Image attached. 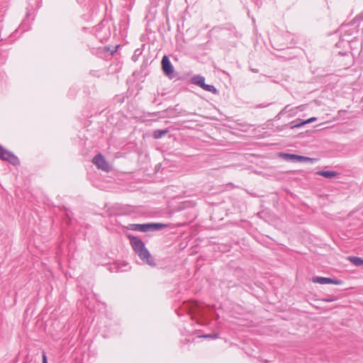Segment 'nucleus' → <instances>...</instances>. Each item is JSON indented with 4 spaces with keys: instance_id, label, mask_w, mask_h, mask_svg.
Instances as JSON below:
<instances>
[{
    "instance_id": "nucleus-17",
    "label": "nucleus",
    "mask_w": 363,
    "mask_h": 363,
    "mask_svg": "<svg viewBox=\"0 0 363 363\" xmlns=\"http://www.w3.org/2000/svg\"><path fill=\"white\" fill-rule=\"evenodd\" d=\"M203 89L207 91L211 92L213 94L217 93V89L213 85L211 84H205L203 87Z\"/></svg>"
},
{
    "instance_id": "nucleus-10",
    "label": "nucleus",
    "mask_w": 363,
    "mask_h": 363,
    "mask_svg": "<svg viewBox=\"0 0 363 363\" xmlns=\"http://www.w3.org/2000/svg\"><path fill=\"white\" fill-rule=\"evenodd\" d=\"M318 175L324 177L325 178H333L337 175V172L335 171H325L321 170L317 172Z\"/></svg>"
},
{
    "instance_id": "nucleus-22",
    "label": "nucleus",
    "mask_w": 363,
    "mask_h": 363,
    "mask_svg": "<svg viewBox=\"0 0 363 363\" xmlns=\"http://www.w3.org/2000/svg\"><path fill=\"white\" fill-rule=\"evenodd\" d=\"M220 30V27H213L211 30V31H218Z\"/></svg>"
},
{
    "instance_id": "nucleus-15",
    "label": "nucleus",
    "mask_w": 363,
    "mask_h": 363,
    "mask_svg": "<svg viewBox=\"0 0 363 363\" xmlns=\"http://www.w3.org/2000/svg\"><path fill=\"white\" fill-rule=\"evenodd\" d=\"M284 157L287 160H291L293 162H298V157L300 155H294V154H283Z\"/></svg>"
},
{
    "instance_id": "nucleus-16",
    "label": "nucleus",
    "mask_w": 363,
    "mask_h": 363,
    "mask_svg": "<svg viewBox=\"0 0 363 363\" xmlns=\"http://www.w3.org/2000/svg\"><path fill=\"white\" fill-rule=\"evenodd\" d=\"M350 261L355 266H362L363 265V259L358 257H351L350 258Z\"/></svg>"
},
{
    "instance_id": "nucleus-18",
    "label": "nucleus",
    "mask_w": 363,
    "mask_h": 363,
    "mask_svg": "<svg viewBox=\"0 0 363 363\" xmlns=\"http://www.w3.org/2000/svg\"><path fill=\"white\" fill-rule=\"evenodd\" d=\"M6 8L5 7H1L0 8V30L2 29V24H1V22L3 21V18L6 14ZM2 39L1 38L0 40H1Z\"/></svg>"
},
{
    "instance_id": "nucleus-5",
    "label": "nucleus",
    "mask_w": 363,
    "mask_h": 363,
    "mask_svg": "<svg viewBox=\"0 0 363 363\" xmlns=\"http://www.w3.org/2000/svg\"><path fill=\"white\" fill-rule=\"evenodd\" d=\"M92 162L97 167L98 169H100L103 171L108 172L111 169L110 164L101 153L97 154L93 158Z\"/></svg>"
},
{
    "instance_id": "nucleus-23",
    "label": "nucleus",
    "mask_w": 363,
    "mask_h": 363,
    "mask_svg": "<svg viewBox=\"0 0 363 363\" xmlns=\"http://www.w3.org/2000/svg\"><path fill=\"white\" fill-rule=\"evenodd\" d=\"M267 106H263V105H259L258 107L259 108H263V107H266Z\"/></svg>"
},
{
    "instance_id": "nucleus-1",
    "label": "nucleus",
    "mask_w": 363,
    "mask_h": 363,
    "mask_svg": "<svg viewBox=\"0 0 363 363\" xmlns=\"http://www.w3.org/2000/svg\"><path fill=\"white\" fill-rule=\"evenodd\" d=\"M130 245L136 255L143 262L151 267H155L156 263L151 256L149 250L145 247V243L141 239L133 235H128Z\"/></svg>"
},
{
    "instance_id": "nucleus-13",
    "label": "nucleus",
    "mask_w": 363,
    "mask_h": 363,
    "mask_svg": "<svg viewBox=\"0 0 363 363\" xmlns=\"http://www.w3.org/2000/svg\"><path fill=\"white\" fill-rule=\"evenodd\" d=\"M318 161V159L316 158H311L309 157L306 156H301L298 157V162H310L311 164H313Z\"/></svg>"
},
{
    "instance_id": "nucleus-7",
    "label": "nucleus",
    "mask_w": 363,
    "mask_h": 363,
    "mask_svg": "<svg viewBox=\"0 0 363 363\" xmlns=\"http://www.w3.org/2000/svg\"><path fill=\"white\" fill-rule=\"evenodd\" d=\"M161 63L164 73L172 79L173 77L174 68L169 57L167 55H164Z\"/></svg>"
},
{
    "instance_id": "nucleus-11",
    "label": "nucleus",
    "mask_w": 363,
    "mask_h": 363,
    "mask_svg": "<svg viewBox=\"0 0 363 363\" xmlns=\"http://www.w3.org/2000/svg\"><path fill=\"white\" fill-rule=\"evenodd\" d=\"M101 26H102L101 25H99L96 28V36L100 40H103L104 39L106 38L108 36V35H109V31L108 30H106L104 34L101 33V32L99 30V29H101Z\"/></svg>"
},
{
    "instance_id": "nucleus-2",
    "label": "nucleus",
    "mask_w": 363,
    "mask_h": 363,
    "mask_svg": "<svg viewBox=\"0 0 363 363\" xmlns=\"http://www.w3.org/2000/svg\"><path fill=\"white\" fill-rule=\"evenodd\" d=\"M189 313L194 316L206 317L213 311V308L209 305H205L198 301L191 303Z\"/></svg>"
},
{
    "instance_id": "nucleus-4",
    "label": "nucleus",
    "mask_w": 363,
    "mask_h": 363,
    "mask_svg": "<svg viewBox=\"0 0 363 363\" xmlns=\"http://www.w3.org/2000/svg\"><path fill=\"white\" fill-rule=\"evenodd\" d=\"M0 159L7 161L10 164L16 166L20 162L18 158L11 152L7 150L0 145Z\"/></svg>"
},
{
    "instance_id": "nucleus-20",
    "label": "nucleus",
    "mask_w": 363,
    "mask_h": 363,
    "mask_svg": "<svg viewBox=\"0 0 363 363\" xmlns=\"http://www.w3.org/2000/svg\"><path fill=\"white\" fill-rule=\"evenodd\" d=\"M203 337L205 338H212V339H216L218 338V335L217 334H207L202 335Z\"/></svg>"
},
{
    "instance_id": "nucleus-24",
    "label": "nucleus",
    "mask_w": 363,
    "mask_h": 363,
    "mask_svg": "<svg viewBox=\"0 0 363 363\" xmlns=\"http://www.w3.org/2000/svg\"><path fill=\"white\" fill-rule=\"evenodd\" d=\"M262 363H268V361L267 360H264V361H262Z\"/></svg>"
},
{
    "instance_id": "nucleus-14",
    "label": "nucleus",
    "mask_w": 363,
    "mask_h": 363,
    "mask_svg": "<svg viewBox=\"0 0 363 363\" xmlns=\"http://www.w3.org/2000/svg\"><path fill=\"white\" fill-rule=\"evenodd\" d=\"M316 120H317V118L315 117H312V118H310L308 120L303 121L301 123H298L293 125L292 128H300V127L303 126L305 124L312 123L313 121H315Z\"/></svg>"
},
{
    "instance_id": "nucleus-8",
    "label": "nucleus",
    "mask_w": 363,
    "mask_h": 363,
    "mask_svg": "<svg viewBox=\"0 0 363 363\" xmlns=\"http://www.w3.org/2000/svg\"><path fill=\"white\" fill-rule=\"evenodd\" d=\"M29 16H30V13L28 11L26 13V16L25 17L23 22L21 23V24L19 26V29L22 32L26 31L29 29V27H30L29 21H28Z\"/></svg>"
},
{
    "instance_id": "nucleus-12",
    "label": "nucleus",
    "mask_w": 363,
    "mask_h": 363,
    "mask_svg": "<svg viewBox=\"0 0 363 363\" xmlns=\"http://www.w3.org/2000/svg\"><path fill=\"white\" fill-rule=\"evenodd\" d=\"M167 133H168L167 129H164V130L157 129V130H154L152 135H153L154 138L160 139V138H162L163 136H164Z\"/></svg>"
},
{
    "instance_id": "nucleus-19",
    "label": "nucleus",
    "mask_w": 363,
    "mask_h": 363,
    "mask_svg": "<svg viewBox=\"0 0 363 363\" xmlns=\"http://www.w3.org/2000/svg\"><path fill=\"white\" fill-rule=\"evenodd\" d=\"M125 1H126V3L125 4L124 6L128 10H131L133 6V4H134V0H125Z\"/></svg>"
},
{
    "instance_id": "nucleus-25",
    "label": "nucleus",
    "mask_w": 363,
    "mask_h": 363,
    "mask_svg": "<svg viewBox=\"0 0 363 363\" xmlns=\"http://www.w3.org/2000/svg\"><path fill=\"white\" fill-rule=\"evenodd\" d=\"M205 323H206L205 322H201V325H203V324H205Z\"/></svg>"
},
{
    "instance_id": "nucleus-9",
    "label": "nucleus",
    "mask_w": 363,
    "mask_h": 363,
    "mask_svg": "<svg viewBox=\"0 0 363 363\" xmlns=\"http://www.w3.org/2000/svg\"><path fill=\"white\" fill-rule=\"evenodd\" d=\"M192 83L201 88L203 87L205 84V78L202 76H196L192 78Z\"/></svg>"
},
{
    "instance_id": "nucleus-3",
    "label": "nucleus",
    "mask_w": 363,
    "mask_h": 363,
    "mask_svg": "<svg viewBox=\"0 0 363 363\" xmlns=\"http://www.w3.org/2000/svg\"><path fill=\"white\" fill-rule=\"evenodd\" d=\"M164 227H166V225L159 223L130 225V230L140 232L156 231L162 230Z\"/></svg>"
},
{
    "instance_id": "nucleus-6",
    "label": "nucleus",
    "mask_w": 363,
    "mask_h": 363,
    "mask_svg": "<svg viewBox=\"0 0 363 363\" xmlns=\"http://www.w3.org/2000/svg\"><path fill=\"white\" fill-rule=\"evenodd\" d=\"M312 281L313 283H317L320 284H335V285H341L342 284V281L337 279H332L330 277H313L312 278Z\"/></svg>"
},
{
    "instance_id": "nucleus-21",
    "label": "nucleus",
    "mask_w": 363,
    "mask_h": 363,
    "mask_svg": "<svg viewBox=\"0 0 363 363\" xmlns=\"http://www.w3.org/2000/svg\"><path fill=\"white\" fill-rule=\"evenodd\" d=\"M43 363H48L47 356L45 352L42 354Z\"/></svg>"
}]
</instances>
